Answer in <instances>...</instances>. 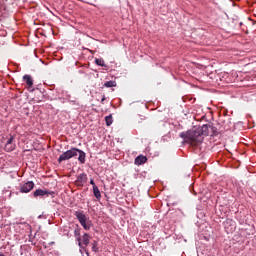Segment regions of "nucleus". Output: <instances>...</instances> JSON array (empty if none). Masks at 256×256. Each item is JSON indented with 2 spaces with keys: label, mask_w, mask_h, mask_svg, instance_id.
<instances>
[{
  "label": "nucleus",
  "mask_w": 256,
  "mask_h": 256,
  "mask_svg": "<svg viewBox=\"0 0 256 256\" xmlns=\"http://www.w3.org/2000/svg\"><path fill=\"white\" fill-rule=\"evenodd\" d=\"M180 137L181 139H184L185 143H188V145H191L192 147H197V145L203 143L201 131L198 129L182 132L180 133Z\"/></svg>",
  "instance_id": "1"
},
{
  "label": "nucleus",
  "mask_w": 256,
  "mask_h": 256,
  "mask_svg": "<svg viewBox=\"0 0 256 256\" xmlns=\"http://www.w3.org/2000/svg\"><path fill=\"white\" fill-rule=\"evenodd\" d=\"M77 155H79L78 161L82 164L85 163V152L75 147H72L70 150L62 153L58 158V163H63V161H69V159H73V157H77Z\"/></svg>",
  "instance_id": "2"
},
{
  "label": "nucleus",
  "mask_w": 256,
  "mask_h": 256,
  "mask_svg": "<svg viewBox=\"0 0 256 256\" xmlns=\"http://www.w3.org/2000/svg\"><path fill=\"white\" fill-rule=\"evenodd\" d=\"M90 241H91V236L88 233H84L80 237V241H78V246L80 247V253H83V251H85L86 255L89 256V250L86 247L89 245Z\"/></svg>",
  "instance_id": "3"
},
{
  "label": "nucleus",
  "mask_w": 256,
  "mask_h": 256,
  "mask_svg": "<svg viewBox=\"0 0 256 256\" xmlns=\"http://www.w3.org/2000/svg\"><path fill=\"white\" fill-rule=\"evenodd\" d=\"M35 183L33 181H28L20 186V193H30L33 191Z\"/></svg>",
  "instance_id": "4"
},
{
  "label": "nucleus",
  "mask_w": 256,
  "mask_h": 256,
  "mask_svg": "<svg viewBox=\"0 0 256 256\" xmlns=\"http://www.w3.org/2000/svg\"><path fill=\"white\" fill-rule=\"evenodd\" d=\"M86 183H87V174L85 173L79 174L75 181V185H77V187H83V185H85Z\"/></svg>",
  "instance_id": "5"
},
{
  "label": "nucleus",
  "mask_w": 256,
  "mask_h": 256,
  "mask_svg": "<svg viewBox=\"0 0 256 256\" xmlns=\"http://www.w3.org/2000/svg\"><path fill=\"white\" fill-rule=\"evenodd\" d=\"M75 217L78 219L79 223H83L85 221H89V218L83 213V211L74 212Z\"/></svg>",
  "instance_id": "6"
},
{
  "label": "nucleus",
  "mask_w": 256,
  "mask_h": 256,
  "mask_svg": "<svg viewBox=\"0 0 256 256\" xmlns=\"http://www.w3.org/2000/svg\"><path fill=\"white\" fill-rule=\"evenodd\" d=\"M53 193H55V192H49L47 190L37 189L33 193V195H34V197H45V195L49 196V195H53Z\"/></svg>",
  "instance_id": "7"
},
{
  "label": "nucleus",
  "mask_w": 256,
  "mask_h": 256,
  "mask_svg": "<svg viewBox=\"0 0 256 256\" xmlns=\"http://www.w3.org/2000/svg\"><path fill=\"white\" fill-rule=\"evenodd\" d=\"M147 163V156L139 155L134 160V165H145Z\"/></svg>",
  "instance_id": "8"
},
{
  "label": "nucleus",
  "mask_w": 256,
  "mask_h": 256,
  "mask_svg": "<svg viewBox=\"0 0 256 256\" xmlns=\"http://www.w3.org/2000/svg\"><path fill=\"white\" fill-rule=\"evenodd\" d=\"M13 149H15V144H13V137H11L5 144V151L11 152Z\"/></svg>",
  "instance_id": "9"
},
{
  "label": "nucleus",
  "mask_w": 256,
  "mask_h": 256,
  "mask_svg": "<svg viewBox=\"0 0 256 256\" xmlns=\"http://www.w3.org/2000/svg\"><path fill=\"white\" fill-rule=\"evenodd\" d=\"M209 129H211V125L205 124L201 127V129H198V131H200V135L203 137V135H209Z\"/></svg>",
  "instance_id": "10"
},
{
  "label": "nucleus",
  "mask_w": 256,
  "mask_h": 256,
  "mask_svg": "<svg viewBox=\"0 0 256 256\" xmlns=\"http://www.w3.org/2000/svg\"><path fill=\"white\" fill-rule=\"evenodd\" d=\"M23 80L28 85V87H33V78L30 75H24Z\"/></svg>",
  "instance_id": "11"
},
{
  "label": "nucleus",
  "mask_w": 256,
  "mask_h": 256,
  "mask_svg": "<svg viewBox=\"0 0 256 256\" xmlns=\"http://www.w3.org/2000/svg\"><path fill=\"white\" fill-rule=\"evenodd\" d=\"M93 194H94V197H96L97 201H101V191H99V187L94 186Z\"/></svg>",
  "instance_id": "12"
},
{
  "label": "nucleus",
  "mask_w": 256,
  "mask_h": 256,
  "mask_svg": "<svg viewBox=\"0 0 256 256\" xmlns=\"http://www.w3.org/2000/svg\"><path fill=\"white\" fill-rule=\"evenodd\" d=\"M80 225H82V227H83V229H85V231H89V229H91V222H89V220L80 222Z\"/></svg>",
  "instance_id": "13"
},
{
  "label": "nucleus",
  "mask_w": 256,
  "mask_h": 256,
  "mask_svg": "<svg viewBox=\"0 0 256 256\" xmlns=\"http://www.w3.org/2000/svg\"><path fill=\"white\" fill-rule=\"evenodd\" d=\"M107 127H111L113 125V116L110 114L109 116L105 117Z\"/></svg>",
  "instance_id": "14"
},
{
  "label": "nucleus",
  "mask_w": 256,
  "mask_h": 256,
  "mask_svg": "<svg viewBox=\"0 0 256 256\" xmlns=\"http://www.w3.org/2000/svg\"><path fill=\"white\" fill-rule=\"evenodd\" d=\"M74 237L76 238V241L81 242V229H75L74 230Z\"/></svg>",
  "instance_id": "15"
},
{
  "label": "nucleus",
  "mask_w": 256,
  "mask_h": 256,
  "mask_svg": "<svg viewBox=\"0 0 256 256\" xmlns=\"http://www.w3.org/2000/svg\"><path fill=\"white\" fill-rule=\"evenodd\" d=\"M92 251H94V253H99V243L95 240L92 242Z\"/></svg>",
  "instance_id": "16"
},
{
  "label": "nucleus",
  "mask_w": 256,
  "mask_h": 256,
  "mask_svg": "<svg viewBox=\"0 0 256 256\" xmlns=\"http://www.w3.org/2000/svg\"><path fill=\"white\" fill-rule=\"evenodd\" d=\"M95 63L96 65H98L99 67H105V60L101 59V58H96L95 59Z\"/></svg>",
  "instance_id": "17"
},
{
  "label": "nucleus",
  "mask_w": 256,
  "mask_h": 256,
  "mask_svg": "<svg viewBox=\"0 0 256 256\" xmlns=\"http://www.w3.org/2000/svg\"><path fill=\"white\" fill-rule=\"evenodd\" d=\"M104 87H117V82L115 81H107L104 83Z\"/></svg>",
  "instance_id": "18"
},
{
  "label": "nucleus",
  "mask_w": 256,
  "mask_h": 256,
  "mask_svg": "<svg viewBox=\"0 0 256 256\" xmlns=\"http://www.w3.org/2000/svg\"><path fill=\"white\" fill-rule=\"evenodd\" d=\"M90 185H92L93 189L95 187H97V185L95 184V181L93 179L90 180Z\"/></svg>",
  "instance_id": "19"
},
{
  "label": "nucleus",
  "mask_w": 256,
  "mask_h": 256,
  "mask_svg": "<svg viewBox=\"0 0 256 256\" xmlns=\"http://www.w3.org/2000/svg\"><path fill=\"white\" fill-rule=\"evenodd\" d=\"M105 96H103V98L101 99V103H103V101H105Z\"/></svg>",
  "instance_id": "20"
},
{
  "label": "nucleus",
  "mask_w": 256,
  "mask_h": 256,
  "mask_svg": "<svg viewBox=\"0 0 256 256\" xmlns=\"http://www.w3.org/2000/svg\"><path fill=\"white\" fill-rule=\"evenodd\" d=\"M241 25H243V22H240V27H241Z\"/></svg>",
  "instance_id": "21"
},
{
  "label": "nucleus",
  "mask_w": 256,
  "mask_h": 256,
  "mask_svg": "<svg viewBox=\"0 0 256 256\" xmlns=\"http://www.w3.org/2000/svg\"><path fill=\"white\" fill-rule=\"evenodd\" d=\"M0 256H5V254H0Z\"/></svg>",
  "instance_id": "22"
}]
</instances>
